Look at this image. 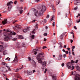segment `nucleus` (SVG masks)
Segmentation results:
<instances>
[{"label": "nucleus", "instance_id": "f257e3e1", "mask_svg": "<svg viewBox=\"0 0 80 80\" xmlns=\"http://www.w3.org/2000/svg\"><path fill=\"white\" fill-rule=\"evenodd\" d=\"M6 32H4L3 33V35L4 36V39L5 41H8L10 40L11 39H12V35H15L16 33L13 32H11V30L9 29H7L6 30Z\"/></svg>", "mask_w": 80, "mask_h": 80}, {"label": "nucleus", "instance_id": "f03ea898", "mask_svg": "<svg viewBox=\"0 0 80 80\" xmlns=\"http://www.w3.org/2000/svg\"><path fill=\"white\" fill-rule=\"evenodd\" d=\"M45 10H46V7L43 5H42L38 11L37 10H35L34 12V15L36 17L42 16Z\"/></svg>", "mask_w": 80, "mask_h": 80}, {"label": "nucleus", "instance_id": "7ed1b4c3", "mask_svg": "<svg viewBox=\"0 0 80 80\" xmlns=\"http://www.w3.org/2000/svg\"><path fill=\"white\" fill-rule=\"evenodd\" d=\"M44 53L43 52H41L40 53L39 55L37 57V59L38 61V63H42V60L41 59V58H40L39 57H40V56H42V57H44Z\"/></svg>", "mask_w": 80, "mask_h": 80}, {"label": "nucleus", "instance_id": "20e7f679", "mask_svg": "<svg viewBox=\"0 0 80 80\" xmlns=\"http://www.w3.org/2000/svg\"><path fill=\"white\" fill-rule=\"evenodd\" d=\"M72 75H75V80H80V76L79 74H77V72L75 71L72 72Z\"/></svg>", "mask_w": 80, "mask_h": 80}, {"label": "nucleus", "instance_id": "39448f33", "mask_svg": "<svg viewBox=\"0 0 80 80\" xmlns=\"http://www.w3.org/2000/svg\"><path fill=\"white\" fill-rule=\"evenodd\" d=\"M11 3H13V2L12 1H10L9 2H8L7 4V6H8V8H9V9H8V12H10V11L11 8L12 7V5H11Z\"/></svg>", "mask_w": 80, "mask_h": 80}, {"label": "nucleus", "instance_id": "423d86ee", "mask_svg": "<svg viewBox=\"0 0 80 80\" xmlns=\"http://www.w3.org/2000/svg\"><path fill=\"white\" fill-rule=\"evenodd\" d=\"M80 0H75L74 1V4L76 5H80Z\"/></svg>", "mask_w": 80, "mask_h": 80}, {"label": "nucleus", "instance_id": "0eeeda50", "mask_svg": "<svg viewBox=\"0 0 80 80\" xmlns=\"http://www.w3.org/2000/svg\"><path fill=\"white\" fill-rule=\"evenodd\" d=\"M0 71H2V72H7V71L6 70V68H5L4 67H2L0 68Z\"/></svg>", "mask_w": 80, "mask_h": 80}, {"label": "nucleus", "instance_id": "6e6552de", "mask_svg": "<svg viewBox=\"0 0 80 80\" xmlns=\"http://www.w3.org/2000/svg\"><path fill=\"white\" fill-rule=\"evenodd\" d=\"M67 67H68V69H70L72 68V67L73 66L72 65H71L70 63L68 62L67 64Z\"/></svg>", "mask_w": 80, "mask_h": 80}, {"label": "nucleus", "instance_id": "1a4fd4ad", "mask_svg": "<svg viewBox=\"0 0 80 80\" xmlns=\"http://www.w3.org/2000/svg\"><path fill=\"white\" fill-rule=\"evenodd\" d=\"M30 28L29 27H28L26 29H23L22 31L24 33H26V32H27L28 31H29L30 30Z\"/></svg>", "mask_w": 80, "mask_h": 80}, {"label": "nucleus", "instance_id": "9d476101", "mask_svg": "<svg viewBox=\"0 0 80 80\" xmlns=\"http://www.w3.org/2000/svg\"><path fill=\"white\" fill-rule=\"evenodd\" d=\"M3 47L2 45H0V52H2L3 51Z\"/></svg>", "mask_w": 80, "mask_h": 80}, {"label": "nucleus", "instance_id": "9b49d317", "mask_svg": "<svg viewBox=\"0 0 80 80\" xmlns=\"http://www.w3.org/2000/svg\"><path fill=\"white\" fill-rule=\"evenodd\" d=\"M38 51V49H35L33 50V52H34V55H36L37 53V52Z\"/></svg>", "mask_w": 80, "mask_h": 80}, {"label": "nucleus", "instance_id": "f8f14e48", "mask_svg": "<svg viewBox=\"0 0 80 80\" xmlns=\"http://www.w3.org/2000/svg\"><path fill=\"white\" fill-rule=\"evenodd\" d=\"M2 23L3 25H5L6 23H7V19H4V21L2 22Z\"/></svg>", "mask_w": 80, "mask_h": 80}, {"label": "nucleus", "instance_id": "ddd939ff", "mask_svg": "<svg viewBox=\"0 0 80 80\" xmlns=\"http://www.w3.org/2000/svg\"><path fill=\"white\" fill-rule=\"evenodd\" d=\"M65 34H66V32H64L60 36V38L61 40H63V36L65 35Z\"/></svg>", "mask_w": 80, "mask_h": 80}, {"label": "nucleus", "instance_id": "4468645a", "mask_svg": "<svg viewBox=\"0 0 80 80\" xmlns=\"http://www.w3.org/2000/svg\"><path fill=\"white\" fill-rule=\"evenodd\" d=\"M17 58H18L17 56L15 57L14 60L12 62V63H16V62H17Z\"/></svg>", "mask_w": 80, "mask_h": 80}, {"label": "nucleus", "instance_id": "2eb2a0df", "mask_svg": "<svg viewBox=\"0 0 80 80\" xmlns=\"http://www.w3.org/2000/svg\"><path fill=\"white\" fill-rule=\"evenodd\" d=\"M27 73L28 75H32V72L28 70Z\"/></svg>", "mask_w": 80, "mask_h": 80}, {"label": "nucleus", "instance_id": "dca6fc26", "mask_svg": "<svg viewBox=\"0 0 80 80\" xmlns=\"http://www.w3.org/2000/svg\"><path fill=\"white\" fill-rule=\"evenodd\" d=\"M42 67H45L47 65V62L45 61L42 62Z\"/></svg>", "mask_w": 80, "mask_h": 80}, {"label": "nucleus", "instance_id": "f3484780", "mask_svg": "<svg viewBox=\"0 0 80 80\" xmlns=\"http://www.w3.org/2000/svg\"><path fill=\"white\" fill-rule=\"evenodd\" d=\"M75 62V61H73V60H72L71 61V62H69L68 63H69L71 65L73 66V63H74Z\"/></svg>", "mask_w": 80, "mask_h": 80}, {"label": "nucleus", "instance_id": "a211bd4d", "mask_svg": "<svg viewBox=\"0 0 80 80\" xmlns=\"http://www.w3.org/2000/svg\"><path fill=\"white\" fill-rule=\"evenodd\" d=\"M52 78L53 80H57V76H53L52 77Z\"/></svg>", "mask_w": 80, "mask_h": 80}, {"label": "nucleus", "instance_id": "6ab92c4d", "mask_svg": "<svg viewBox=\"0 0 80 80\" xmlns=\"http://www.w3.org/2000/svg\"><path fill=\"white\" fill-rule=\"evenodd\" d=\"M59 45L60 46L59 47V48H62V42H59Z\"/></svg>", "mask_w": 80, "mask_h": 80}, {"label": "nucleus", "instance_id": "aec40b11", "mask_svg": "<svg viewBox=\"0 0 80 80\" xmlns=\"http://www.w3.org/2000/svg\"><path fill=\"white\" fill-rule=\"evenodd\" d=\"M76 68L78 70H80V68L78 66H76Z\"/></svg>", "mask_w": 80, "mask_h": 80}, {"label": "nucleus", "instance_id": "412c9836", "mask_svg": "<svg viewBox=\"0 0 80 80\" xmlns=\"http://www.w3.org/2000/svg\"><path fill=\"white\" fill-rule=\"evenodd\" d=\"M19 39H23V37L22 35H20L19 36Z\"/></svg>", "mask_w": 80, "mask_h": 80}, {"label": "nucleus", "instance_id": "4be33fe9", "mask_svg": "<svg viewBox=\"0 0 80 80\" xmlns=\"http://www.w3.org/2000/svg\"><path fill=\"white\" fill-rule=\"evenodd\" d=\"M17 78H21V77H20V76L19 75V74L18 73L17 74Z\"/></svg>", "mask_w": 80, "mask_h": 80}, {"label": "nucleus", "instance_id": "5701e85b", "mask_svg": "<svg viewBox=\"0 0 80 80\" xmlns=\"http://www.w3.org/2000/svg\"><path fill=\"white\" fill-rule=\"evenodd\" d=\"M16 26L17 28L18 29H20V26L19 25H17Z\"/></svg>", "mask_w": 80, "mask_h": 80}, {"label": "nucleus", "instance_id": "b1692460", "mask_svg": "<svg viewBox=\"0 0 80 80\" xmlns=\"http://www.w3.org/2000/svg\"><path fill=\"white\" fill-rule=\"evenodd\" d=\"M32 62H33V63L34 64L35 66L34 67H36V63H35V61H34V60H32Z\"/></svg>", "mask_w": 80, "mask_h": 80}, {"label": "nucleus", "instance_id": "393cba45", "mask_svg": "<svg viewBox=\"0 0 80 80\" xmlns=\"http://www.w3.org/2000/svg\"><path fill=\"white\" fill-rule=\"evenodd\" d=\"M60 0H58V1H57V2L56 4H57V5H58V4H59V3H60Z\"/></svg>", "mask_w": 80, "mask_h": 80}, {"label": "nucleus", "instance_id": "a878e982", "mask_svg": "<svg viewBox=\"0 0 80 80\" xmlns=\"http://www.w3.org/2000/svg\"><path fill=\"white\" fill-rule=\"evenodd\" d=\"M18 29V28L15 26V27L13 28V29L15 30H17Z\"/></svg>", "mask_w": 80, "mask_h": 80}, {"label": "nucleus", "instance_id": "bb28decb", "mask_svg": "<svg viewBox=\"0 0 80 80\" xmlns=\"http://www.w3.org/2000/svg\"><path fill=\"white\" fill-rule=\"evenodd\" d=\"M22 8H23V7H20V8H18V9L20 11V10H22L21 9H22Z\"/></svg>", "mask_w": 80, "mask_h": 80}, {"label": "nucleus", "instance_id": "cd10ccee", "mask_svg": "<svg viewBox=\"0 0 80 80\" xmlns=\"http://www.w3.org/2000/svg\"><path fill=\"white\" fill-rule=\"evenodd\" d=\"M35 29H33V31H32V33L33 34V33H35Z\"/></svg>", "mask_w": 80, "mask_h": 80}, {"label": "nucleus", "instance_id": "c85d7f7f", "mask_svg": "<svg viewBox=\"0 0 80 80\" xmlns=\"http://www.w3.org/2000/svg\"><path fill=\"white\" fill-rule=\"evenodd\" d=\"M20 14H22V13H23V10H20Z\"/></svg>", "mask_w": 80, "mask_h": 80}, {"label": "nucleus", "instance_id": "c756f323", "mask_svg": "<svg viewBox=\"0 0 80 80\" xmlns=\"http://www.w3.org/2000/svg\"><path fill=\"white\" fill-rule=\"evenodd\" d=\"M3 54L4 55H6V54H7V51H5L3 52Z\"/></svg>", "mask_w": 80, "mask_h": 80}, {"label": "nucleus", "instance_id": "7c9ffc66", "mask_svg": "<svg viewBox=\"0 0 80 80\" xmlns=\"http://www.w3.org/2000/svg\"><path fill=\"white\" fill-rule=\"evenodd\" d=\"M32 38V39H34L35 38V36H34V35H32L31 36Z\"/></svg>", "mask_w": 80, "mask_h": 80}, {"label": "nucleus", "instance_id": "2f4dec72", "mask_svg": "<svg viewBox=\"0 0 80 80\" xmlns=\"http://www.w3.org/2000/svg\"><path fill=\"white\" fill-rule=\"evenodd\" d=\"M77 8H78V7H76L73 9V10H77Z\"/></svg>", "mask_w": 80, "mask_h": 80}, {"label": "nucleus", "instance_id": "473e14b6", "mask_svg": "<svg viewBox=\"0 0 80 80\" xmlns=\"http://www.w3.org/2000/svg\"><path fill=\"white\" fill-rule=\"evenodd\" d=\"M6 60H7L9 61L10 60V58H6Z\"/></svg>", "mask_w": 80, "mask_h": 80}, {"label": "nucleus", "instance_id": "72a5a7b5", "mask_svg": "<svg viewBox=\"0 0 80 80\" xmlns=\"http://www.w3.org/2000/svg\"><path fill=\"white\" fill-rule=\"evenodd\" d=\"M17 40V38H15L13 39V40H14V41L15 40Z\"/></svg>", "mask_w": 80, "mask_h": 80}, {"label": "nucleus", "instance_id": "f704fd0d", "mask_svg": "<svg viewBox=\"0 0 80 80\" xmlns=\"http://www.w3.org/2000/svg\"><path fill=\"white\" fill-rule=\"evenodd\" d=\"M2 65H5V63L3 62H2Z\"/></svg>", "mask_w": 80, "mask_h": 80}, {"label": "nucleus", "instance_id": "c9c22d12", "mask_svg": "<svg viewBox=\"0 0 80 80\" xmlns=\"http://www.w3.org/2000/svg\"><path fill=\"white\" fill-rule=\"evenodd\" d=\"M62 57H63V56H62V55L61 54L59 55V57H60V58H62Z\"/></svg>", "mask_w": 80, "mask_h": 80}, {"label": "nucleus", "instance_id": "e433bc0d", "mask_svg": "<svg viewBox=\"0 0 80 80\" xmlns=\"http://www.w3.org/2000/svg\"><path fill=\"white\" fill-rule=\"evenodd\" d=\"M53 27H55V22H53L52 23Z\"/></svg>", "mask_w": 80, "mask_h": 80}, {"label": "nucleus", "instance_id": "4c0bfd02", "mask_svg": "<svg viewBox=\"0 0 80 80\" xmlns=\"http://www.w3.org/2000/svg\"><path fill=\"white\" fill-rule=\"evenodd\" d=\"M52 10L53 12H55V10H56V9L55 8H54V9H52Z\"/></svg>", "mask_w": 80, "mask_h": 80}, {"label": "nucleus", "instance_id": "58836bf2", "mask_svg": "<svg viewBox=\"0 0 80 80\" xmlns=\"http://www.w3.org/2000/svg\"><path fill=\"white\" fill-rule=\"evenodd\" d=\"M45 48H47V47L44 46L43 47L42 49H45Z\"/></svg>", "mask_w": 80, "mask_h": 80}, {"label": "nucleus", "instance_id": "ea45409f", "mask_svg": "<svg viewBox=\"0 0 80 80\" xmlns=\"http://www.w3.org/2000/svg\"><path fill=\"white\" fill-rule=\"evenodd\" d=\"M72 69L71 70H73V69H74V66H72L71 67Z\"/></svg>", "mask_w": 80, "mask_h": 80}, {"label": "nucleus", "instance_id": "a19ab883", "mask_svg": "<svg viewBox=\"0 0 80 80\" xmlns=\"http://www.w3.org/2000/svg\"><path fill=\"white\" fill-rule=\"evenodd\" d=\"M7 67L8 70H10V67H9L8 66H6Z\"/></svg>", "mask_w": 80, "mask_h": 80}, {"label": "nucleus", "instance_id": "79ce46f5", "mask_svg": "<svg viewBox=\"0 0 80 80\" xmlns=\"http://www.w3.org/2000/svg\"><path fill=\"white\" fill-rule=\"evenodd\" d=\"M75 48V46H73L72 48V49H74Z\"/></svg>", "mask_w": 80, "mask_h": 80}, {"label": "nucleus", "instance_id": "37998d69", "mask_svg": "<svg viewBox=\"0 0 80 80\" xmlns=\"http://www.w3.org/2000/svg\"><path fill=\"white\" fill-rule=\"evenodd\" d=\"M80 16V13H78V15L76 16V17L77 18H78L79 17V16Z\"/></svg>", "mask_w": 80, "mask_h": 80}, {"label": "nucleus", "instance_id": "c03bdc74", "mask_svg": "<svg viewBox=\"0 0 80 80\" xmlns=\"http://www.w3.org/2000/svg\"><path fill=\"white\" fill-rule=\"evenodd\" d=\"M44 36H47V33H45L44 34Z\"/></svg>", "mask_w": 80, "mask_h": 80}, {"label": "nucleus", "instance_id": "a18cd8bd", "mask_svg": "<svg viewBox=\"0 0 80 80\" xmlns=\"http://www.w3.org/2000/svg\"><path fill=\"white\" fill-rule=\"evenodd\" d=\"M47 68L45 69V71H44V73H46V72H47Z\"/></svg>", "mask_w": 80, "mask_h": 80}, {"label": "nucleus", "instance_id": "49530a36", "mask_svg": "<svg viewBox=\"0 0 80 80\" xmlns=\"http://www.w3.org/2000/svg\"><path fill=\"white\" fill-rule=\"evenodd\" d=\"M63 57L64 58H65V57H66V55L65 54H64L63 55Z\"/></svg>", "mask_w": 80, "mask_h": 80}, {"label": "nucleus", "instance_id": "de8ad7c7", "mask_svg": "<svg viewBox=\"0 0 80 80\" xmlns=\"http://www.w3.org/2000/svg\"><path fill=\"white\" fill-rule=\"evenodd\" d=\"M65 53H66V54H68V51H66Z\"/></svg>", "mask_w": 80, "mask_h": 80}, {"label": "nucleus", "instance_id": "09e8293b", "mask_svg": "<svg viewBox=\"0 0 80 80\" xmlns=\"http://www.w3.org/2000/svg\"><path fill=\"white\" fill-rule=\"evenodd\" d=\"M22 67L21 68H20V70H22V68H23V66L22 65Z\"/></svg>", "mask_w": 80, "mask_h": 80}, {"label": "nucleus", "instance_id": "8fccbe9b", "mask_svg": "<svg viewBox=\"0 0 80 80\" xmlns=\"http://www.w3.org/2000/svg\"><path fill=\"white\" fill-rule=\"evenodd\" d=\"M80 22V19H79L78 21L77 20L76 22H77V23H79Z\"/></svg>", "mask_w": 80, "mask_h": 80}, {"label": "nucleus", "instance_id": "3c124183", "mask_svg": "<svg viewBox=\"0 0 80 80\" xmlns=\"http://www.w3.org/2000/svg\"><path fill=\"white\" fill-rule=\"evenodd\" d=\"M49 15H48L47 16V17H46L47 18H49Z\"/></svg>", "mask_w": 80, "mask_h": 80}, {"label": "nucleus", "instance_id": "603ef678", "mask_svg": "<svg viewBox=\"0 0 80 80\" xmlns=\"http://www.w3.org/2000/svg\"><path fill=\"white\" fill-rule=\"evenodd\" d=\"M78 60H77L75 62L76 63H78Z\"/></svg>", "mask_w": 80, "mask_h": 80}, {"label": "nucleus", "instance_id": "864d4df0", "mask_svg": "<svg viewBox=\"0 0 80 80\" xmlns=\"http://www.w3.org/2000/svg\"><path fill=\"white\" fill-rule=\"evenodd\" d=\"M36 2H39V1H40L41 0H35Z\"/></svg>", "mask_w": 80, "mask_h": 80}, {"label": "nucleus", "instance_id": "5fc2aeb1", "mask_svg": "<svg viewBox=\"0 0 80 80\" xmlns=\"http://www.w3.org/2000/svg\"><path fill=\"white\" fill-rule=\"evenodd\" d=\"M74 28H75V30L77 29V27H76V26H74Z\"/></svg>", "mask_w": 80, "mask_h": 80}, {"label": "nucleus", "instance_id": "6e6d98bb", "mask_svg": "<svg viewBox=\"0 0 80 80\" xmlns=\"http://www.w3.org/2000/svg\"><path fill=\"white\" fill-rule=\"evenodd\" d=\"M22 46L23 47H25V44L24 43L22 44Z\"/></svg>", "mask_w": 80, "mask_h": 80}, {"label": "nucleus", "instance_id": "4d7b16f0", "mask_svg": "<svg viewBox=\"0 0 80 80\" xmlns=\"http://www.w3.org/2000/svg\"><path fill=\"white\" fill-rule=\"evenodd\" d=\"M28 58L29 61H30V60H31V58H30V57H28Z\"/></svg>", "mask_w": 80, "mask_h": 80}, {"label": "nucleus", "instance_id": "13d9d810", "mask_svg": "<svg viewBox=\"0 0 80 80\" xmlns=\"http://www.w3.org/2000/svg\"><path fill=\"white\" fill-rule=\"evenodd\" d=\"M17 48H20V45H17Z\"/></svg>", "mask_w": 80, "mask_h": 80}, {"label": "nucleus", "instance_id": "bf43d9fd", "mask_svg": "<svg viewBox=\"0 0 80 80\" xmlns=\"http://www.w3.org/2000/svg\"><path fill=\"white\" fill-rule=\"evenodd\" d=\"M53 20V17H52V18H51V21H52Z\"/></svg>", "mask_w": 80, "mask_h": 80}, {"label": "nucleus", "instance_id": "052dcab7", "mask_svg": "<svg viewBox=\"0 0 80 80\" xmlns=\"http://www.w3.org/2000/svg\"><path fill=\"white\" fill-rule=\"evenodd\" d=\"M70 41H71V43H72V42H73V41L72 40H70Z\"/></svg>", "mask_w": 80, "mask_h": 80}, {"label": "nucleus", "instance_id": "680f3d73", "mask_svg": "<svg viewBox=\"0 0 80 80\" xmlns=\"http://www.w3.org/2000/svg\"><path fill=\"white\" fill-rule=\"evenodd\" d=\"M44 41L45 42H46L47 41V39H46L45 38H44Z\"/></svg>", "mask_w": 80, "mask_h": 80}, {"label": "nucleus", "instance_id": "e2e57ef3", "mask_svg": "<svg viewBox=\"0 0 80 80\" xmlns=\"http://www.w3.org/2000/svg\"><path fill=\"white\" fill-rule=\"evenodd\" d=\"M35 21H36V20H34L32 21V23H33V22H35Z\"/></svg>", "mask_w": 80, "mask_h": 80}, {"label": "nucleus", "instance_id": "0e129e2a", "mask_svg": "<svg viewBox=\"0 0 80 80\" xmlns=\"http://www.w3.org/2000/svg\"><path fill=\"white\" fill-rule=\"evenodd\" d=\"M64 63H63L62 64V67H63V66H64Z\"/></svg>", "mask_w": 80, "mask_h": 80}, {"label": "nucleus", "instance_id": "69168bd1", "mask_svg": "<svg viewBox=\"0 0 80 80\" xmlns=\"http://www.w3.org/2000/svg\"><path fill=\"white\" fill-rule=\"evenodd\" d=\"M14 4H17V1H15L14 2Z\"/></svg>", "mask_w": 80, "mask_h": 80}, {"label": "nucleus", "instance_id": "338daca9", "mask_svg": "<svg viewBox=\"0 0 80 80\" xmlns=\"http://www.w3.org/2000/svg\"><path fill=\"white\" fill-rule=\"evenodd\" d=\"M33 73H35V70H33L32 71Z\"/></svg>", "mask_w": 80, "mask_h": 80}, {"label": "nucleus", "instance_id": "774afa93", "mask_svg": "<svg viewBox=\"0 0 80 80\" xmlns=\"http://www.w3.org/2000/svg\"><path fill=\"white\" fill-rule=\"evenodd\" d=\"M71 54V52H70V51H69V55H70Z\"/></svg>", "mask_w": 80, "mask_h": 80}]
</instances>
